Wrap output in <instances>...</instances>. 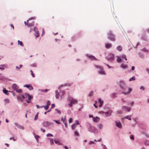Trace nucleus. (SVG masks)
<instances>
[{"instance_id": "obj_1", "label": "nucleus", "mask_w": 149, "mask_h": 149, "mask_svg": "<svg viewBox=\"0 0 149 149\" xmlns=\"http://www.w3.org/2000/svg\"><path fill=\"white\" fill-rule=\"evenodd\" d=\"M119 85L120 88L121 89L122 93L125 95L129 94L132 91V89L129 88L128 89V91H126L127 89H128V87L126 85L125 82L121 80L119 81Z\"/></svg>"}, {"instance_id": "obj_2", "label": "nucleus", "mask_w": 149, "mask_h": 149, "mask_svg": "<svg viewBox=\"0 0 149 149\" xmlns=\"http://www.w3.org/2000/svg\"><path fill=\"white\" fill-rule=\"evenodd\" d=\"M94 66L95 68L98 69V72L99 74L102 75H105L106 74L102 66L96 65H95Z\"/></svg>"}, {"instance_id": "obj_3", "label": "nucleus", "mask_w": 149, "mask_h": 149, "mask_svg": "<svg viewBox=\"0 0 149 149\" xmlns=\"http://www.w3.org/2000/svg\"><path fill=\"white\" fill-rule=\"evenodd\" d=\"M36 19L35 17H33L29 18L28 20H27V22L25 21L24 23L27 26L29 27H31L33 25L34 22H30V21L31 19Z\"/></svg>"}, {"instance_id": "obj_4", "label": "nucleus", "mask_w": 149, "mask_h": 149, "mask_svg": "<svg viewBox=\"0 0 149 149\" xmlns=\"http://www.w3.org/2000/svg\"><path fill=\"white\" fill-rule=\"evenodd\" d=\"M108 37L109 39L110 40L113 42L115 41V36L111 31H109L108 32Z\"/></svg>"}, {"instance_id": "obj_5", "label": "nucleus", "mask_w": 149, "mask_h": 149, "mask_svg": "<svg viewBox=\"0 0 149 149\" xmlns=\"http://www.w3.org/2000/svg\"><path fill=\"white\" fill-rule=\"evenodd\" d=\"M67 100L68 101H70L72 104H76L78 103V100H77L74 99L70 96H68Z\"/></svg>"}, {"instance_id": "obj_6", "label": "nucleus", "mask_w": 149, "mask_h": 149, "mask_svg": "<svg viewBox=\"0 0 149 149\" xmlns=\"http://www.w3.org/2000/svg\"><path fill=\"white\" fill-rule=\"evenodd\" d=\"M42 124L44 127H48L52 125L53 123L49 121H44L42 123Z\"/></svg>"}, {"instance_id": "obj_7", "label": "nucleus", "mask_w": 149, "mask_h": 149, "mask_svg": "<svg viewBox=\"0 0 149 149\" xmlns=\"http://www.w3.org/2000/svg\"><path fill=\"white\" fill-rule=\"evenodd\" d=\"M114 59V54L112 53H111L109 54L108 58V61L110 62H112Z\"/></svg>"}, {"instance_id": "obj_8", "label": "nucleus", "mask_w": 149, "mask_h": 149, "mask_svg": "<svg viewBox=\"0 0 149 149\" xmlns=\"http://www.w3.org/2000/svg\"><path fill=\"white\" fill-rule=\"evenodd\" d=\"M86 56L88 58H89L91 60H97V59L94 56L90 54H86Z\"/></svg>"}, {"instance_id": "obj_9", "label": "nucleus", "mask_w": 149, "mask_h": 149, "mask_svg": "<svg viewBox=\"0 0 149 149\" xmlns=\"http://www.w3.org/2000/svg\"><path fill=\"white\" fill-rule=\"evenodd\" d=\"M33 30L35 32L34 34L36 37V38L39 36V32L38 30V28L34 27Z\"/></svg>"}, {"instance_id": "obj_10", "label": "nucleus", "mask_w": 149, "mask_h": 149, "mask_svg": "<svg viewBox=\"0 0 149 149\" xmlns=\"http://www.w3.org/2000/svg\"><path fill=\"white\" fill-rule=\"evenodd\" d=\"M122 109L124 111L127 112H129L131 109L130 107L125 106L122 107Z\"/></svg>"}, {"instance_id": "obj_11", "label": "nucleus", "mask_w": 149, "mask_h": 149, "mask_svg": "<svg viewBox=\"0 0 149 149\" xmlns=\"http://www.w3.org/2000/svg\"><path fill=\"white\" fill-rule=\"evenodd\" d=\"M115 123L116 126L120 128H121L122 127V124L120 122L119 120L115 121Z\"/></svg>"}, {"instance_id": "obj_12", "label": "nucleus", "mask_w": 149, "mask_h": 149, "mask_svg": "<svg viewBox=\"0 0 149 149\" xmlns=\"http://www.w3.org/2000/svg\"><path fill=\"white\" fill-rule=\"evenodd\" d=\"M8 67L7 64H1L0 65V69L3 71L4 70L5 68H7Z\"/></svg>"}, {"instance_id": "obj_13", "label": "nucleus", "mask_w": 149, "mask_h": 149, "mask_svg": "<svg viewBox=\"0 0 149 149\" xmlns=\"http://www.w3.org/2000/svg\"><path fill=\"white\" fill-rule=\"evenodd\" d=\"M24 87L27 88L30 90H32L33 88V87L31 84L25 85L24 86Z\"/></svg>"}, {"instance_id": "obj_14", "label": "nucleus", "mask_w": 149, "mask_h": 149, "mask_svg": "<svg viewBox=\"0 0 149 149\" xmlns=\"http://www.w3.org/2000/svg\"><path fill=\"white\" fill-rule=\"evenodd\" d=\"M113 112L112 110H109V111L105 113V116H111V113Z\"/></svg>"}, {"instance_id": "obj_15", "label": "nucleus", "mask_w": 149, "mask_h": 149, "mask_svg": "<svg viewBox=\"0 0 149 149\" xmlns=\"http://www.w3.org/2000/svg\"><path fill=\"white\" fill-rule=\"evenodd\" d=\"M88 131L91 132H94L95 131V129L94 127L90 126L88 129Z\"/></svg>"}, {"instance_id": "obj_16", "label": "nucleus", "mask_w": 149, "mask_h": 149, "mask_svg": "<svg viewBox=\"0 0 149 149\" xmlns=\"http://www.w3.org/2000/svg\"><path fill=\"white\" fill-rule=\"evenodd\" d=\"M65 92L64 90H60V97L61 98H63L64 97V95L65 94Z\"/></svg>"}, {"instance_id": "obj_17", "label": "nucleus", "mask_w": 149, "mask_h": 149, "mask_svg": "<svg viewBox=\"0 0 149 149\" xmlns=\"http://www.w3.org/2000/svg\"><path fill=\"white\" fill-rule=\"evenodd\" d=\"M17 87V85L15 84H13L12 86V88L14 90H16Z\"/></svg>"}, {"instance_id": "obj_18", "label": "nucleus", "mask_w": 149, "mask_h": 149, "mask_svg": "<svg viewBox=\"0 0 149 149\" xmlns=\"http://www.w3.org/2000/svg\"><path fill=\"white\" fill-rule=\"evenodd\" d=\"M99 119V118L97 117H93V120L94 122L96 123L97 122Z\"/></svg>"}, {"instance_id": "obj_19", "label": "nucleus", "mask_w": 149, "mask_h": 149, "mask_svg": "<svg viewBox=\"0 0 149 149\" xmlns=\"http://www.w3.org/2000/svg\"><path fill=\"white\" fill-rule=\"evenodd\" d=\"M3 93L6 95H9V93H8V91L6 90V88H3Z\"/></svg>"}, {"instance_id": "obj_20", "label": "nucleus", "mask_w": 149, "mask_h": 149, "mask_svg": "<svg viewBox=\"0 0 149 149\" xmlns=\"http://www.w3.org/2000/svg\"><path fill=\"white\" fill-rule=\"evenodd\" d=\"M103 127V125L101 123L99 124L98 125V128L99 130L102 129Z\"/></svg>"}, {"instance_id": "obj_21", "label": "nucleus", "mask_w": 149, "mask_h": 149, "mask_svg": "<svg viewBox=\"0 0 149 149\" xmlns=\"http://www.w3.org/2000/svg\"><path fill=\"white\" fill-rule=\"evenodd\" d=\"M49 91V89H46L45 90L39 89L38 91L43 93H46Z\"/></svg>"}, {"instance_id": "obj_22", "label": "nucleus", "mask_w": 149, "mask_h": 149, "mask_svg": "<svg viewBox=\"0 0 149 149\" xmlns=\"http://www.w3.org/2000/svg\"><path fill=\"white\" fill-rule=\"evenodd\" d=\"M55 97L56 99H58L59 97V93L57 90H56L55 91Z\"/></svg>"}, {"instance_id": "obj_23", "label": "nucleus", "mask_w": 149, "mask_h": 149, "mask_svg": "<svg viewBox=\"0 0 149 149\" xmlns=\"http://www.w3.org/2000/svg\"><path fill=\"white\" fill-rule=\"evenodd\" d=\"M141 134L144 135L147 138H149V134L146 133L145 132L143 131L141 132Z\"/></svg>"}, {"instance_id": "obj_24", "label": "nucleus", "mask_w": 149, "mask_h": 149, "mask_svg": "<svg viewBox=\"0 0 149 149\" xmlns=\"http://www.w3.org/2000/svg\"><path fill=\"white\" fill-rule=\"evenodd\" d=\"M141 39L144 41H146L147 40V38L145 35H143L141 36Z\"/></svg>"}, {"instance_id": "obj_25", "label": "nucleus", "mask_w": 149, "mask_h": 149, "mask_svg": "<svg viewBox=\"0 0 149 149\" xmlns=\"http://www.w3.org/2000/svg\"><path fill=\"white\" fill-rule=\"evenodd\" d=\"M105 46L106 48H109L111 47L112 45L111 44L107 43L105 44Z\"/></svg>"}, {"instance_id": "obj_26", "label": "nucleus", "mask_w": 149, "mask_h": 149, "mask_svg": "<svg viewBox=\"0 0 149 149\" xmlns=\"http://www.w3.org/2000/svg\"><path fill=\"white\" fill-rule=\"evenodd\" d=\"M30 66L33 68H36L37 67V65L36 63H33L31 64Z\"/></svg>"}, {"instance_id": "obj_27", "label": "nucleus", "mask_w": 149, "mask_h": 149, "mask_svg": "<svg viewBox=\"0 0 149 149\" xmlns=\"http://www.w3.org/2000/svg\"><path fill=\"white\" fill-rule=\"evenodd\" d=\"M121 58L123 59H124L125 60H127V58H126V56L125 55L123 54L121 56Z\"/></svg>"}, {"instance_id": "obj_28", "label": "nucleus", "mask_w": 149, "mask_h": 149, "mask_svg": "<svg viewBox=\"0 0 149 149\" xmlns=\"http://www.w3.org/2000/svg\"><path fill=\"white\" fill-rule=\"evenodd\" d=\"M48 139L50 140V144L51 145H53L54 143L53 140L51 138H48Z\"/></svg>"}, {"instance_id": "obj_29", "label": "nucleus", "mask_w": 149, "mask_h": 149, "mask_svg": "<svg viewBox=\"0 0 149 149\" xmlns=\"http://www.w3.org/2000/svg\"><path fill=\"white\" fill-rule=\"evenodd\" d=\"M141 50L144 52H148L149 50L146 47H144L142 49H141Z\"/></svg>"}, {"instance_id": "obj_30", "label": "nucleus", "mask_w": 149, "mask_h": 149, "mask_svg": "<svg viewBox=\"0 0 149 149\" xmlns=\"http://www.w3.org/2000/svg\"><path fill=\"white\" fill-rule=\"evenodd\" d=\"M117 62L118 63H120L121 62V57H120L119 56H117Z\"/></svg>"}, {"instance_id": "obj_31", "label": "nucleus", "mask_w": 149, "mask_h": 149, "mask_svg": "<svg viewBox=\"0 0 149 149\" xmlns=\"http://www.w3.org/2000/svg\"><path fill=\"white\" fill-rule=\"evenodd\" d=\"M127 67V66L126 65H124L123 64H122L120 66V67L122 68L123 69H125Z\"/></svg>"}, {"instance_id": "obj_32", "label": "nucleus", "mask_w": 149, "mask_h": 149, "mask_svg": "<svg viewBox=\"0 0 149 149\" xmlns=\"http://www.w3.org/2000/svg\"><path fill=\"white\" fill-rule=\"evenodd\" d=\"M132 115H127L124 118V119H128L129 120H131V117Z\"/></svg>"}, {"instance_id": "obj_33", "label": "nucleus", "mask_w": 149, "mask_h": 149, "mask_svg": "<svg viewBox=\"0 0 149 149\" xmlns=\"http://www.w3.org/2000/svg\"><path fill=\"white\" fill-rule=\"evenodd\" d=\"M17 98L19 101H20L21 102H23V99L20 96H17Z\"/></svg>"}, {"instance_id": "obj_34", "label": "nucleus", "mask_w": 149, "mask_h": 149, "mask_svg": "<svg viewBox=\"0 0 149 149\" xmlns=\"http://www.w3.org/2000/svg\"><path fill=\"white\" fill-rule=\"evenodd\" d=\"M38 113H37L36 115H35L34 118V120L36 121L38 118Z\"/></svg>"}, {"instance_id": "obj_35", "label": "nucleus", "mask_w": 149, "mask_h": 149, "mask_svg": "<svg viewBox=\"0 0 149 149\" xmlns=\"http://www.w3.org/2000/svg\"><path fill=\"white\" fill-rule=\"evenodd\" d=\"M61 120L63 123H64L65 122H66V119H65V116L64 118H63V117H62L61 119Z\"/></svg>"}, {"instance_id": "obj_36", "label": "nucleus", "mask_w": 149, "mask_h": 149, "mask_svg": "<svg viewBox=\"0 0 149 149\" xmlns=\"http://www.w3.org/2000/svg\"><path fill=\"white\" fill-rule=\"evenodd\" d=\"M144 144L146 146L149 145V141L148 140H146L144 142Z\"/></svg>"}, {"instance_id": "obj_37", "label": "nucleus", "mask_w": 149, "mask_h": 149, "mask_svg": "<svg viewBox=\"0 0 149 149\" xmlns=\"http://www.w3.org/2000/svg\"><path fill=\"white\" fill-rule=\"evenodd\" d=\"M117 50H118L120 51L122 50V47L121 46H118L117 47Z\"/></svg>"}, {"instance_id": "obj_38", "label": "nucleus", "mask_w": 149, "mask_h": 149, "mask_svg": "<svg viewBox=\"0 0 149 149\" xmlns=\"http://www.w3.org/2000/svg\"><path fill=\"white\" fill-rule=\"evenodd\" d=\"M18 45H20L21 46L23 47L24 45L23 44L22 41H20L19 40H18Z\"/></svg>"}, {"instance_id": "obj_39", "label": "nucleus", "mask_w": 149, "mask_h": 149, "mask_svg": "<svg viewBox=\"0 0 149 149\" xmlns=\"http://www.w3.org/2000/svg\"><path fill=\"white\" fill-rule=\"evenodd\" d=\"M117 112L118 114H122L123 113V111L121 110H119Z\"/></svg>"}, {"instance_id": "obj_40", "label": "nucleus", "mask_w": 149, "mask_h": 149, "mask_svg": "<svg viewBox=\"0 0 149 149\" xmlns=\"http://www.w3.org/2000/svg\"><path fill=\"white\" fill-rule=\"evenodd\" d=\"M30 71L31 73V75L32 77H35V74L33 73L32 70H31Z\"/></svg>"}, {"instance_id": "obj_41", "label": "nucleus", "mask_w": 149, "mask_h": 149, "mask_svg": "<svg viewBox=\"0 0 149 149\" xmlns=\"http://www.w3.org/2000/svg\"><path fill=\"white\" fill-rule=\"evenodd\" d=\"M17 127L19 129H20L22 130H23L24 129V128L23 127L20 125H19Z\"/></svg>"}, {"instance_id": "obj_42", "label": "nucleus", "mask_w": 149, "mask_h": 149, "mask_svg": "<svg viewBox=\"0 0 149 149\" xmlns=\"http://www.w3.org/2000/svg\"><path fill=\"white\" fill-rule=\"evenodd\" d=\"M139 88L140 90L142 91H144L145 90V87L143 86H140L139 87Z\"/></svg>"}, {"instance_id": "obj_43", "label": "nucleus", "mask_w": 149, "mask_h": 149, "mask_svg": "<svg viewBox=\"0 0 149 149\" xmlns=\"http://www.w3.org/2000/svg\"><path fill=\"white\" fill-rule=\"evenodd\" d=\"M36 108L38 109L40 108L43 107L44 106L43 105H42L41 106H39L37 104L36 105Z\"/></svg>"}, {"instance_id": "obj_44", "label": "nucleus", "mask_w": 149, "mask_h": 149, "mask_svg": "<svg viewBox=\"0 0 149 149\" xmlns=\"http://www.w3.org/2000/svg\"><path fill=\"white\" fill-rule=\"evenodd\" d=\"M135 79V77L134 76H133V77H132L131 78H130L129 79L130 81H132L134 80Z\"/></svg>"}, {"instance_id": "obj_45", "label": "nucleus", "mask_w": 149, "mask_h": 149, "mask_svg": "<svg viewBox=\"0 0 149 149\" xmlns=\"http://www.w3.org/2000/svg\"><path fill=\"white\" fill-rule=\"evenodd\" d=\"M16 91L17 93H20L22 92V90L21 89H19L18 90H16Z\"/></svg>"}, {"instance_id": "obj_46", "label": "nucleus", "mask_w": 149, "mask_h": 149, "mask_svg": "<svg viewBox=\"0 0 149 149\" xmlns=\"http://www.w3.org/2000/svg\"><path fill=\"white\" fill-rule=\"evenodd\" d=\"M95 144V143L93 141H90L88 143V144L90 145H92L94 144Z\"/></svg>"}, {"instance_id": "obj_47", "label": "nucleus", "mask_w": 149, "mask_h": 149, "mask_svg": "<svg viewBox=\"0 0 149 149\" xmlns=\"http://www.w3.org/2000/svg\"><path fill=\"white\" fill-rule=\"evenodd\" d=\"M35 137L36 139L37 140V141H38V139L40 137L39 136H38V135H35Z\"/></svg>"}, {"instance_id": "obj_48", "label": "nucleus", "mask_w": 149, "mask_h": 149, "mask_svg": "<svg viewBox=\"0 0 149 149\" xmlns=\"http://www.w3.org/2000/svg\"><path fill=\"white\" fill-rule=\"evenodd\" d=\"M4 101L7 103H8L9 102V100L8 99H5L4 100Z\"/></svg>"}, {"instance_id": "obj_49", "label": "nucleus", "mask_w": 149, "mask_h": 149, "mask_svg": "<svg viewBox=\"0 0 149 149\" xmlns=\"http://www.w3.org/2000/svg\"><path fill=\"white\" fill-rule=\"evenodd\" d=\"M138 55H139V56L141 58H142V57H143V54H142V53H140V52H139L138 53Z\"/></svg>"}, {"instance_id": "obj_50", "label": "nucleus", "mask_w": 149, "mask_h": 149, "mask_svg": "<svg viewBox=\"0 0 149 149\" xmlns=\"http://www.w3.org/2000/svg\"><path fill=\"white\" fill-rule=\"evenodd\" d=\"M101 146L103 147V149H108L105 145L102 144Z\"/></svg>"}, {"instance_id": "obj_51", "label": "nucleus", "mask_w": 149, "mask_h": 149, "mask_svg": "<svg viewBox=\"0 0 149 149\" xmlns=\"http://www.w3.org/2000/svg\"><path fill=\"white\" fill-rule=\"evenodd\" d=\"M95 103L94 104L93 106H94L96 108H97V106L96 105V104L97 103V101H95Z\"/></svg>"}, {"instance_id": "obj_52", "label": "nucleus", "mask_w": 149, "mask_h": 149, "mask_svg": "<svg viewBox=\"0 0 149 149\" xmlns=\"http://www.w3.org/2000/svg\"><path fill=\"white\" fill-rule=\"evenodd\" d=\"M44 107V109L46 110H47L49 108V106H48V105H45Z\"/></svg>"}, {"instance_id": "obj_53", "label": "nucleus", "mask_w": 149, "mask_h": 149, "mask_svg": "<svg viewBox=\"0 0 149 149\" xmlns=\"http://www.w3.org/2000/svg\"><path fill=\"white\" fill-rule=\"evenodd\" d=\"M53 136V135L51 133H48L47 134V137Z\"/></svg>"}, {"instance_id": "obj_54", "label": "nucleus", "mask_w": 149, "mask_h": 149, "mask_svg": "<svg viewBox=\"0 0 149 149\" xmlns=\"http://www.w3.org/2000/svg\"><path fill=\"white\" fill-rule=\"evenodd\" d=\"M28 99L29 100H31L33 98V96L31 95H29L28 96Z\"/></svg>"}, {"instance_id": "obj_55", "label": "nucleus", "mask_w": 149, "mask_h": 149, "mask_svg": "<svg viewBox=\"0 0 149 149\" xmlns=\"http://www.w3.org/2000/svg\"><path fill=\"white\" fill-rule=\"evenodd\" d=\"M74 134H75V135L77 136H79V134L78 132L77 131H75L74 132Z\"/></svg>"}, {"instance_id": "obj_56", "label": "nucleus", "mask_w": 149, "mask_h": 149, "mask_svg": "<svg viewBox=\"0 0 149 149\" xmlns=\"http://www.w3.org/2000/svg\"><path fill=\"white\" fill-rule=\"evenodd\" d=\"M76 125H75V124H73L72 125V129L73 130L74 129H75L76 127Z\"/></svg>"}, {"instance_id": "obj_57", "label": "nucleus", "mask_w": 149, "mask_h": 149, "mask_svg": "<svg viewBox=\"0 0 149 149\" xmlns=\"http://www.w3.org/2000/svg\"><path fill=\"white\" fill-rule=\"evenodd\" d=\"M130 139L131 140H134V138L133 135H131L130 136Z\"/></svg>"}, {"instance_id": "obj_58", "label": "nucleus", "mask_w": 149, "mask_h": 149, "mask_svg": "<svg viewBox=\"0 0 149 149\" xmlns=\"http://www.w3.org/2000/svg\"><path fill=\"white\" fill-rule=\"evenodd\" d=\"M55 111H56L57 113L59 114H60L61 113L60 111L58 110L57 109H56Z\"/></svg>"}, {"instance_id": "obj_59", "label": "nucleus", "mask_w": 149, "mask_h": 149, "mask_svg": "<svg viewBox=\"0 0 149 149\" xmlns=\"http://www.w3.org/2000/svg\"><path fill=\"white\" fill-rule=\"evenodd\" d=\"M55 143L56 144H57L58 145H60V143L59 142V141H57L56 140H54Z\"/></svg>"}, {"instance_id": "obj_60", "label": "nucleus", "mask_w": 149, "mask_h": 149, "mask_svg": "<svg viewBox=\"0 0 149 149\" xmlns=\"http://www.w3.org/2000/svg\"><path fill=\"white\" fill-rule=\"evenodd\" d=\"M93 92H92L91 91L90 92V93L88 95L89 96L91 97L93 95Z\"/></svg>"}, {"instance_id": "obj_61", "label": "nucleus", "mask_w": 149, "mask_h": 149, "mask_svg": "<svg viewBox=\"0 0 149 149\" xmlns=\"http://www.w3.org/2000/svg\"><path fill=\"white\" fill-rule=\"evenodd\" d=\"M53 121H54L56 123L58 124H60L61 123L60 122H59V121L57 120H54Z\"/></svg>"}, {"instance_id": "obj_62", "label": "nucleus", "mask_w": 149, "mask_h": 149, "mask_svg": "<svg viewBox=\"0 0 149 149\" xmlns=\"http://www.w3.org/2000/svg\"><path fill=\"white\" fill-rule=\"evenodd\" d=\"M15 68L16 69V70L18 71H20V68L18 66H17L15 67Z\"/></svg>"}, {"instance_id": "obj_63", "label": "nucleus", "mask_w": 149, "mask_h": 149, "mask_svg": "<svg viewBox=\"0 0 149 149\" xmlns=\"http://www.w3.org/2000/svg\"><path fill=\"white\" fill-rule=\"evenodd\" d=\"M47 104L46 105H48V106L49 105L51 104L50 101L49 100H48L47 102Z\"/></svg>"}, {"instance_id": "obj_64", "label": "nucleus", "mask_w": 149, "mask_h": 149, "mask_svg": "<svg viewBox=\"0 0 149 149\" xmlns=\"http://www.w3.org/2000/svg\"><path fill=\"white\" fill-rule=\"evenodd\" d=\"M24 95L26 96V97H27L29 96V94L27 93H25Z\"/></svg>"}]
</instances>
